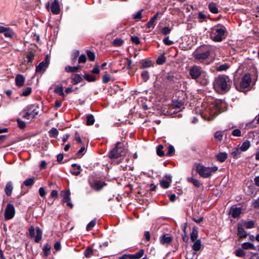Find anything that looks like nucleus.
<instances>
[{"instance_id": "8", "label": "nucleus", "mask_w": 259, "mask_h": 259, "mask_svg": "<svg viewBox=\"0 0 259 259\" xmlns=\"http://www.w3.org/2000/svg\"><path fill=\"white\" fill-rule=\"evenodd\" d=\"M15 214V209L13 204L9 203L4 212V218L6 221L12 219Z\"/></svg>"}, {"instance_id": "12", "label": "nucleus", "mask_w": 259, "mask_h": 259, "mask_svg": "<svg viewBox=\"0 0 259 259\" xmlns=\"http://www.w3.org/2000/svg\"><path fill=\"white\" fill-rule=\"evenodd\" d=\"M0 33H3L6 37L8 38H12L15 35V32L11 28L3 26H0Z\"/></svg>"}, {"instance_id": "15", "label": "nucleus", "mask_w": 259, "mask_h": 259, "mask_svg": "<svg viewBox=\"0 0 259 259\" xmlns=\"http://www.w3.org/2000/svg\"><path fill=\"white\" fill-rule=\"evenodd\" d=\"M242 212L241 207H236L235 206H232L230 208V214L233 218H238L240 217Z\"/></svg>"}, {"instance_id": "18", "label": "nucleus", "mask_w": 259, "mask_h": 259, "mask_svg": "<svg viewBox=\"0 0 259 259\" xmlns=\"http://www.w3.org/2000/svg\"><path fill=\"white\" fill-rule=\"evenodd\" d=\"M172 241V237L171 236H166V234H163L160 237V241L161 244H169L171 241Z\"/></svg>"}, {"instance_id": "53", "label": "nucleus", "mask_w": 259, "mask_h": 259, "mask_svg": "<svg viewBox=\"0 0 259 259\" xmlns=\"http://www.w3.org/2000/svg\"><path fill=\"white\" fill-rule=\"evenodd\" d=\"M44 67H46V64H45V61H42L39 64L36 66L35 68V72L36 73L40 72L44 69Z\"/></svg>"}, {"instance_id": "38", "label": "nucleus", "mask_w": 259, "mask_h": 259, "mask_svg": "<svg viewBox=\"0 0 259 259\" xmlns=\"http://www.w3.org/2000/svg\"><path fill=\"white\" fill-rule=\"evenodd\" d=\"M194 242V243L193 244L192 247L193 250L196 251L200 250L202 246L201 240L198 239L195 241Z\"/></svg>"}, {"instance_id": "51", "label": "nucleus", "mask_w": 259, "mask_h": 259, "mask_svg": "<svg viewBox=\"0 0 259 259\" xmlns=\"http://www.w3.org/2000/svg\"><path fill=\"white\" fill-rule=\"evenodd\" d=\"M86 53L90 61H94L95 60L96 55L95 53L90 50H87Z\"/></svg>"}, {"instance_id": "19", "label": "nucleus", "mask_w": 259, "mask_h": 259, "mask_svg": "<svg viewBox=\"0 0 259 259\" xmlns=\"http://www.w3.org/2000/svg\"><path fill=\"white\" fill-rule=\"evenodd\" d=\"M25 80V78L23 75L17 74L15 77L16 85L19 88L23 87L24 84Z\"/></svg>"}, {"instance_id": "5", "label": "nucleus", "mask_w": 259, "mask_h": 259, "mask_svg": "<svg viewBox=\"0 0 259 259\" xmlns=\"http://www.w3.org/2000/svg\"><path fill=\"white\" fill-rule=\"evenodd\" d=\"M218 169L217 166L206 167L200 163H198L196 166V171L199 175L203 178H208L212 176Z\"/></svg>"}, {"instance_id": "50", "label": "nucleus", "mask_w": 259, "mask_h": 259, "mask_svg": "<svg viewBox=\"0 0 259 259\" xmlns=\"http://www.w3.org/2000/svg\"><path fill=\"white\" fill-rule=\"evenodd\" d=\"M229 67L230 66L228 63H225L218 66L216 68V70L218 71H226L229 68Z\"/></svg>"}, {"instance_id": "16", "label": "nucleus", "mask_w": 259, "mask_h": 259, "mask_svg": "<svg viewBox=\"0 0 259 259\" xmlns=\"http://www.w3.org/2000/svg\"><path fill=\"white\" fill-rule=\"evenodd\" d=\"M51 11L53 14H59L60 12L58 0H54L51 6Z\"/></svg>"}, {"instance_id": "17", "label": "nucleus", "mask_w": 259, "mask_h": 259, "mask_svg": "<svg viewBox=\"0 0 259 259\" xmlns=\"http://www.w3.org/2000/svg\"><path fill=\"white\" fill-rule=\"evenodd\" d=\"M109 245V242L108 241H105L99 245V254L101 253V255L103 257L107 256L105 252L107 250V247Z\"/></svg>"}, {"instance_id": "40", "label": "nucleus", "mask_w": 259, "mask_h": 259, "mask_svg": "<svg viewBox=\"0 0 259 259\" xmlns=\"http://www.w3.org/2000/svg\"><path fill=\"white\" fill-rule=\"evenodd\" d=\"M51 246L48 243L46 244L42 248L44 253V256L47 257L51 253Z\"/></svg>"}, {"instance_id": "55", "label": "nucleus", "mask_w": 259, "mask_h": 259, "mask_svg": "<svg viewBox=\"0 0 259 259\" xmlns=\"http://www.w3.org/2000/svg\"><path fill=\"white\" fill-rule=\"evenodd\" d=\"M32 92V89L30 87H26L24 91L20 94L21 96L27 97L29 96Z\"/></svg>"}, {"instance_id": "25", "label": "nucleus", "mask_w": 259, "mask_h": 259, "mask_svg": "<svg viewBox=\"0 0 259 259\" xmlns=\"http://www.w3.org/2000/svg\"><path fill=\"white\" fill-rule=\"evenodd\" d=\"M73 169L71 170V173L72 175L77 176L80 175V171L81 170V166L76 163H73L71 165Z\"/></svg>"}, {"instance_id": "43", "label": "nucleus", "mask_w": 259, "mask_h": 259, "mask_svg": "<svg viewBox=\"0 0 259 259\" xmlns=\"http://www.w3.org/2000/svg\"><path fill=\"white\" fill-rule=\"evenodd\" d=\"M95 120L92 114H88L87 116V125H92L95 123Z\"/></svg>"}, {"instance_id": "44", "label": "nucleus", "mask_w": 259, "mask_h": 259, "mask_svg": "<svg viewBox=\"0 0 259 259\" xmlns=\"http://www.w3.org/2000/svg\"><path fill=\"white\" fill-rule=\"evenodd\" d=\"M166 62V57L164 54L160 55L156 60V64L158 65H162Z\"/></svg>"}, {"instance_id": "46", "label": "nucleus", "mask_w": 259, "mask_h": 259, "mask_svg": "<svg viewBox=\"0 0 259 259\" xmlns=\"http://www.w3.org/2000/svg\"><path fill=\"white\" fill-rule=\"evenodd\" d=\"M54 93L58 94L60 96L64 97L65 94L63 92V87L62 85L58 86L54 89Z\"/></svg>"}, {"instance_id": "58", "label": "nucleus", "mask_w": 259, "mask_h": 259, "mask_svg": "<svg viewBox=\"0 0 259 259\" xmlns=\"http://www.w3.org/2000/svg\"><path fill=\"white\" fill-rule=\"evenodd\" d=\"M23 112H24V114L22 115V117L23 118L30 119L31 118V116L30 115V114L29 112L28 111V109L25 107L24 108Z\"/></svg>"}, {"instance_id": "35", "label": "nucleus", "mask_w": 259, "mask_h": 259, "mask_svg": "<svg viewBox=\"0 0 259 259\" xmlns=\"http://www.w3.org/2000/svg\"><path fill=\"white\" fill-rule=\"evenodd\" d=\"M209 10L213 14H217L219 13L218 9L215 3L211 2L208 5Z\"/></svg>"}, {"instance_id": "11", "label": "nucleus", "mask_w": 259, "mask_h": 259, "mask_svg": "<svg viewBox=\"0 0 259 259\" xmlns=\"http://www.w3.org/2000/svg\"><path fill=\"white\" fill-rule=\"evenodd\" d=\"M251 79L250 74L246 73L244 74L240 82V87L242 89H245L250 85Z\"/></svg>"}, {"instance_id": "41", "label": "nucleus", "mask_w": 259, "mask_h": 259, "mask_svg": "<svg viewBox=\"0 0 259 259\" xmlns=\"http://www.w3.org/2000/svg\"><path fill=\"white\" fill-rule=\"evenodd\" d=\"M175 149L172 145H169L167 147V152L166 153L165 155L167 157H170L175 155Z\"/></svg>"}, {"instance_id": "34", "label": "nucleus", "mask_w": 259, "mask_h": 259, "mask_svg": "<svg viewBox=\"0 0 259 259\" xmlns=\"http://www.w3.org/2000/svg\"><path fill=\"white\" fill-rule=\"evenodd\" d=\"M153 65L152 62L151 60H143L141 61V68L144 69L151 67Z\"/></svg>"}, {"instance_id": "64", "label": "nucleus", "mask_w": 259, "mask_h": 259, "mask_svg": "<svg viewBox=\"0 0 259 259\" xmlns=\"http://www.w3.org/2000/svg\"><path fill=\"white\" fill-rule=\"evenodd\" d=\"M171 30V28H169V27H164L162 28L161 32L163 35H166L170 33Z\"/></svg>"}, {"instance_id": "54", "label": "nucleus", "mask_w": 259, "mask_h": 259, "mask_svg": "<svg viewBox=\"0 0 259 259\" xmlns=\"http://www.w3.org/2000/svg\"><path fill=\"white\" fill-rule=\"evenodd\" d=\"M245 254V252L242 248H238L235 251V255L238 257H243Z\"/></svg>"}, {"instance_id": "32", "label": "nucleus", "mask_w": 259, "mask_h": 259, "mask_svg": "<svg viewBox=\"0 0 259 259\" xmlns=\"http://www.w3.org/2000/svg\"><path fill=\"white\" fill-rule=\"evenodd\" d=\"M34 183L35 178L34 177L27 179L23 181V184L21 185V187H22L23 185H24L27 187H31L34 185Z\"/></svg>"}, {"instance_id": "36", "label": "nucleus", "mask_w": 259, "mask_h": 259, "mask_svg": "<svg viewBox=\"0 0 259 259\" xmlns=\"http://www.w3.org/2000/svg\"><path fill=\"white\" fill-rule=\"evenodd\" d=\"M172 105L174 108H180L184 105V102L182 100L173 99Z\"/></svg>"}, {"instance_id": "14", "label": "nucleus", "mask_w": 259, "mask_h": 259, "mask_svg": "<svg viewBox=\"0 0 259 259\" xmlns=\"http://www.w3.org/2000/svg\"><path fill=\"white\" fill-rule=\"evenodd\" d=\"M29 112L31 116V119H33L38 114V109L39 108L38 105L36 104L31 105L26 107Z\"/></svg>"}, {"instance_id": "59", "label": "nucleus", "mask_w": 259, "mask_h": 259, "mask_svg": "<svg viewBox=\"0 0 259 259\" xmlns=\"http://www.w3.org/2000/svg\"><path fill=\"white\" fill-rule=\"evenodd\" d=\"M16 121L17 122L18 126L19 128L24 129L26 127V123L21 120L20 118H17Z\"/></svg>"}, {"instance_id": "7", "label": "nucleus", "mask_w": 259, "mask_h": 259, "mask_svg": "<svg viewBox=\"0 0 259 259\" xmlns=\"http://www.w3.org/2000/svg\"><path fill=\"white\" fill-rule=\"evenodd\" d=\"M176 78L175 77L172 73H164L159 78V80L161 79V81H163V85L166 87L169 85H171L175 82V79Z\"/></svg>"}, {"instance_id": "47", "label": "nucleus", "mask_w": 259, "mask_h": 259, "mask_svg": "<svg viewBox=\"0 0 259 259\" xmlns=\"http://www.w3.org/2000/svg\"><path fill=\"white\" fill-rule=\"evenodd\" d=\"M83 77L88 82H94L97 80V78L95 77V76L89 73L85 74L83 75Z\"/></svg>"}, {"instance_id": "23", "label": "nucleus", "mask_w": 259, "mask_h": 259, "mask_svg": "<svg viewBox=\"0 0 259 259\" xmlns=\"http://www.w3.org/2000/svg\"><path fill=\"white\" fill-rule=\"evenodd\" d=\"M241 150L239 148V146L233 148L231 151V155L234 158L237 159L240 156Z\"/></svg>"}, {"instance_id": "45", "label": "nucleus", "mask_w": 259, "mask_h": 259, "mask_svg": "<svg viewBox=\"0 0 259 259\" xmlns=\"http://www.w3.org/2000/svg\"><path fill=\"white\" fill-rule=\"evenodd\" d=\"M59 134V132L56 128L53 127L49 132V136L51 138H56Z\"/></svg>"}, {"instance_id": "49", "label": "nucleus", "mask_w": 259, "mask_h": 259, "mask_svg": "<svg viewBox=\"0 0 259 259\" xmlns=\"http://www.w3.org/2000/svg\"><path fill=\"white\" fill-rule=\"evenodd\" d=\"M124 41L121 38H116L112 42V45L114 47L121 46Z\"/></svg>"}, {"instance_id": "9", "label": "nucleus", "mask_w": 259, "mask_h": 259, "mask_svg": "<svg viewBox=\"0 0 259 259\" xmlns=\"http://www.w3.org/2000/svg\"><path fill=\"white\" fill-rule=\"evenodd\" d=\"M36 236H35V229L33 226H31L29 229V234L30 238L35 237V241L36 243H39L42 237V231L39 227H36Z\"/></svg>"}, {"instance_id": "6", "label": "nucleus", "mask_w": 259, "mask_h": 259, "mask_svg": "<svg viewBox=\"0 0 259 259\" xmlns=\"http://www.w3.org/2000/svg\"><path fill=\"white\" fill-rule=\"evenodd\" d=\"M126 153V149L123 143L118 142L115 147L109 153V157L111 159H116L121 157Z\"/></svg>"}, {"instance_id": "52", "label": "nucleus", "mask_w": 259, "mask_h": 259, "mask_svg": "<svg viewBox=\"0 0 259 259\" xmlns=\"http://www.w3.org/2000/svg\"><path fill=\"white\" fill-rule=\"evenodd\" d=\"M79 55V51L78 50H75L72 53V58L71 59V63L74 64L77 60V57Z\"/></svg>"}, {"instance_id": "27", "label": "nucleus", "mask_w": 259, "mask_h": 259, "mask_svg": "<svg viewBox=\"0 0 259 259\" xmlns=\"http://www.w3.org/2000/svg\"><path fill=\"white\" fill-rule=\"evenodd\" d=\"M166 178L169 179V181L165 180L160 181V185L163 189H167L169 187L171 182V177L170 176H166Z\"/></svg>"}, {"instance_id": "37", "label": "nucleus", "mask_w": 259, "mask_h": 259, "mask_svg": "<svg viewBox=\"0 0 259 259\" xmlns=\"http://www.w3.org/2000/svg\"><path fill=\"white\" fill-rule=\"evenodd\" d=\"M187 181L192 184L195 187L198 188L200 187V182L199 180L195 179L191 177H188L187 178Z\"/></svg>"}, {"instance_id": "30", "label": "nucleus", "mask_w": 259, "mask_h": 259, "mask_svg": "<svg viewBox=\"0 0 259 259\" xmlns=\"http://www.w3.org/2000/svg\"><path fill=\"white\" fill-rule=\"evenodd\" d=\"M13 189V186L12 182L11 181H9V182H8L7 183L6 186L5 188V192L8 196H10L11 195Z\"/></svg>"}, {"instance_id": "26", "label": "nucleus", "mask_w": 259, "mask_h": 259, "mask_svg": "<svg viewBox=\"0 0 259 259\" xmlns=\"http://www.w3.org/2000/svg\"><path fill=\"white\" fill-rule=\"evenodd\" d=\"M81 68V66L79 65L76 66H66L65 68V70L67 72L75 73L78 72Z\"/></svg>"}, {"instance_id": "4", "label": "nucleus", "mask_w": 259, "mask_h": 259, "mask_svg": "<svg viewBox=\"0 0 259 259\" xmlns=\"http://www.w3.org/2000/svg\"><path fill=\"white\" fill-rule=\"evenodd\" d=\"M228 76L219 75L215 78L213 85L217 92H227L230 89V85L228 83Z\"/></svg>"}, {"instance_id": "29", "label": "nucleus", "mask_w": 259, "mask_h": 259, "mask_svg": "<svg viewBox=\"0 0 259 259\" xmlns=\"http://www.w3.org/2000/svg\"><path fill=\"white\" fill-rule=\"evenodd\" d=\"M70 190H67L65 191H62L61 195L63 197V202L65 203L67 201H70Z\"/></svg>"}, {"instance_id": "57", "label": "nucleus", "mask_w": 259, "mask_h": 259, "mask_svg": "<svg viewBox=\"0 0 259 259\" xmlns=\"http://www.w3.org/2000/svg\"><path fill=\"white\" fill-rule=\"evenodd\" d=\"M111 79V76L107 72H105V74L102 77V81L104 83H108Z\"/></svg>"}, {"instance_id": "1", "label": "nucleus", "mask_w": 259, "mask_h": 259, "mask_svg": "<svg viewBox=\"0 0 259 259\" xmlns=\"http://www.w3.org/2000/svg\"><path fill=\"white\" fill-rule=\"evenodd\" d=\"M212 52V47L203 45L197 47L192 54L195 63L208 65L210 63L209 58Z\"/></svg>"}, {"instance_id": "42", "label": "nucleus", "mask_w": 259, "mask_h": 259, "mask_svg": "<svg viewBox=\"0 0 259 259\" xmlns=\"http://www.w3.org/2000/svg\"><path fill=\"white\" fill-rule=\"evenodd\" d=\"M250 147V143L246 140L243 142L241 146L239 147L242 151H246Z\"/></svg>"}, {"instance_id": "3", "label": "nucleus", "mask_w": 259, "mask_h": 259, "mask_svg": "<svg viewBox=\"0 0 259 259\" xmlns=\"http://www.w3.org/2000/svg\"><path fill=\"white\" fill-rule=\"evenodd\" d=\"M210 38L215 42H221L227 36V28L222 24H218L211 27L209 31Z\"/></svg>"}, {"instance_id": "60", "label": "nucleus", "mask_w": 259, "mask_h": 259, "mask_svg": "<svg viewBox=\"0 0 259 259\" xmlns=\"http://www.w3.org/2000/svg\"><path fill=\"white\" fill-rule=\"evenodd\" d=\"M141 77L144 81H147L149 78V72L144 70L141 73Z\"/></svg>"}, {"instance_id": "13", "label": "nucleus", "mask_w": 259, "mask_h": 259, "mask_svg": "<svg viewBox=\"0 0 259 259\" xmlns=\"http://www.w3.org/2000/svg\"><path fill=\"white\" fill-rule=\"evenodd\" d=\"M83 254L86 258H90L92 255L99 256V252L97 249H93L92 247L88 246L84 251Z\"/></svg>"}, {"instance_id": "62", "label": "nucleus", "mask_w": 259, "mask_h": 259, "mask_svg": "<svg viewBox=\"0 0 259 259\" xmlns=\"http://www.w3.org/2000/svg\"><path fill=\"white\" fill-rule=\"evenodd\" d=\"M244 226L247 229H251L254 227V222L253 221H249L248 222H245L244 223Z\"/></svg>"}, {"instance_id": "28", "label": "nucleus", "mask_w": 259, "mask_h": 259, "mask_svg": "<svg viewBox=\"0 0 259 259\" xmlns=\"http://www.w3.org/2000/svg\"><path fill=\"white\" fill-rule=\"evenodd\" d=\"M35 56V53L33 51H29L26 55V58H27V64L28 65H32V62L34 60V57Z\"/></svg>"}, {"instance_id": "56", "label": "nucleus", "mask_w": 259, "mask_h": 259, "mask_svg": "<svg viewBox=\"0 0 259 259\" xmlns=\"http://www.w3.org/2000/svg\"><path fill=\"white\" fill-rule=\"evenodd\" d=\"M85 151V148L83 146L76 153V154H75L76 158H80V157H81L84 154Z\"/></svg>"}, {"instance_id": "39", "label": "nucleus", "mask_w": 259, "mask_h": 259, "mask_svg": "<svg viewBox=\"0 0 259 259\" xmlns=\"http://www.w3.org/2000/svg\"><path fill=\"white\" fill-rule=\"evenodd\" d=\"M241 246L243 249H256V247L252 243L250 242H244L242 244Z\"/></svg>"}, {"instance_id": "10", "label": "nucleus", "mask_w": 259, "mask_h": 259, "mask_svg": "<svg viewBox=\"0 0 259 259\" xmlns=\"http://www.w3.org/2000/svg\"><path fill=\"white\" fill-rule=\"evenodd\" d=\"M89 184L91 187L96 191H100L104 186L107 185L105 182L96 179L92 181H90Z\"/></svg>"}, {"instance_id": "48", "label": "nucleus", "mask_w": 259, "mask_h": 259, "mask_svg": "<svg viewBox=\"0 0 259 259\" xmlns=\"http://www.w3.org/2000/svg\"><path fill=\"white\" fill-rule=\"evenodd\" d=\"M163 149V146L162 145H159L157 147L156 153L160 157H162L165 155Z\"/></svg>"}, {"instance_id": "21", "label": "nucleus", "mask_w": 259, "mask_h": 259, "mask_svg": "<svg viewBox=\"0 0 259 259\" xmlns=\"http://www.w3.org/2000/svg\"><path fill=\"white\" fill-rule=\"evenodd\" d=\"M144 249H141L138 252H136L135 254H128V258L129 259H140L141 258L143 255L144 254Z\"/></svg>"}, {"instance_id": "63", "label": "nucleus", "mask_w": 259, "mask_h": 259, "mask_svg": "<svg viewBox=\"0 0 259 259\" xmlns=\"http://www.w3.org/2000/svg\"><path fill=\"white\" fill-rule=\"evenodd\" d=\"M96 224V220L91 221L87 226L86 229L87 231H90L95 226Z\"/></svg>"}, {"instance_id": "33", "label": "nucleus", "mask_w": 259, "mask_h": 259, "mask_svg": "<svg viewBox=\"0 0 259 259\" xmlns=\"http://www.w3.org/2000/svg\"><path fill=\"white\" fill-rule=\"evenodd\" d=\"M228 157V154L226 152H220L216 155L217 159L220 162H224Z\"/></svg>"}, {"instance_id": "24", "label": "nucleus", "mask_w": 259, "mask_h": 259, "mask_svg": "<svg viewBox=\"0 0 259 259\" xmlns=\"http://www.w3.org/2000/svg\"><path fill=\"white\" fill-rule=\"evenodd\" d=\"M237 232L238 235L241 238H244L247 237V232L244 230L242 226V225L240 223L238 224L237 226Z\"/></svg>"}, {"instance_id": "2", "label": "nucleus", "mask_w": 259, "mask_h": 259, "mask_svg": "<svg viewBox=\"0 0 259 259\" xmlns=\"http://www.w3.org/2000/svg\"><path fill=\"white\" fill-rule=\"evenodd\" d=\"M189 74L192 79L196 80L201 85L206 86L209 82L208 73L200 66L194 65L191 67L189 70Z\"/></svg>"}, {"instance_id": "22", "label": "nucleus", "mask_w": 259, "mask_h": 259, "mask_svg": "<svg viewBox=\"0 0 259 259\" xmlns=\"http://www.w3.org/2000/svg\"><path fill=\"white\" fill-rule=\"evenodd\" d=\"M71 83L73 85H76L83 81V78L81 74H75L71 77Z\"/></svg>"}, {"instance_id": "20", "label": "nucleus", "mask_w": 259, "mask_h": 259, "mask_svg": "<svg viewBox=\"0 0 259 259\" xmlns=\"http://www.w3.org/2000/svg\"><path fill=\"white\" fill-rule=\"evenodd\" d=\"M160 14V13L159 12H157L152 17L150 18V20L148 22V23L146 24L147 28H153L154 27L156 24L155 21Z\"/></svg>"}, {"instance_id": "61", "label": "nucleus", "mask_w": 259, "mask_h": 259, "mask_svg": "<svg viewBox=\"0 0 259 259\" xmlns=\"http://www.w3.org/2000/svg\"><path fill=\"white\" fill-rule=\"evenodd\" d=\"M223 137V132L218 131L215 133L214 138L219 141H221L222 140Z\"/></svg>"}, {"instance_id": "31", "label": "nucleus", "mask_w": 259, "mask_h": 259, "mask_svg": "<svg viewBox=\"0 0 259 259\" xmlns=\"http://www.w3.org/2000/svg\"><path fill=\"white\" fill-rule=\"evenodd\" d=\"M198 235V228L196 226L194 227L192 229V232L190 233V239L192 242H194L197 240Z\"/></svg>"}]
</instances>
